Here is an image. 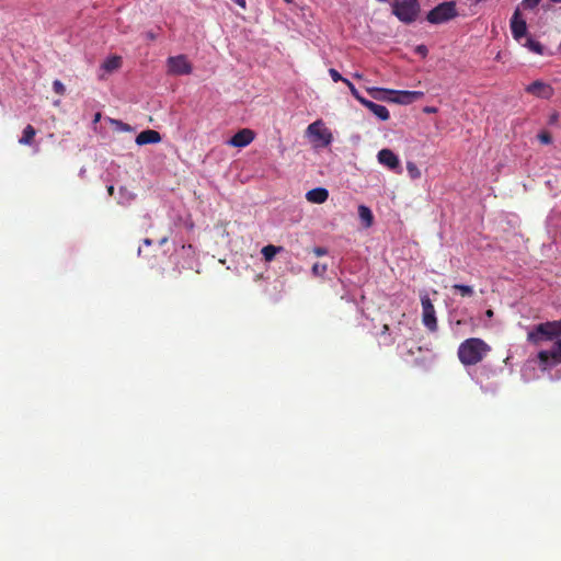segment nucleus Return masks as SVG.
<instances>
[{
	"instance_id": "nucleus-1",
	"label": "nucleus",
	"mask_w": 561,
	"mask_h": 561,
	"mask_svg": "<svg viewBox=\"0 0 561 561\" xmlns=\"http://www.w3.org/2000/svg\"><path fill=\"white\" fill-rule=\"evenodd\" d=\"M491 352V346L479 337H469L460 343L457 355L463 366L481 363Z\"/></svg>"
},
{
	"instance_id": "nucleus-2",
	"label": "nucleus",
	"mask_w": 561,
	"mask_h": 561,
	"mask_svg": "<svg viewBox=\"0 0 561 561\" xmlns=\"http://www.w3.org/2000/svg\"><path fill=\"white\" fill-rule=\"evenodd\" d=\"M392 14L404 24H412L419 18L421 5L419 0H393Z\"/></svg>"
},
{
	"instance_id": "nucleus-3",
	"label": "nucleus",
	"mask_w": 561,
	"mask_h": 561,
	"mask_svg": "<svg viewBox=\"0 0 561 561\" xmlns=\"http://www.w3.org/2000/svg\"><path fill=\"white\" fill-rule=\"evenodd\" d=\"M561 325L558 321H547L537 324L531 331L528 332V342L539 345L543 341H551L560 336Z\"/></svg>"
},
{
	"instance_id": "nucleus-4",
	"label": "nucleus",
	"mask_w": 561,
	"mask_h": 561,
	"mask_svg": "<svg viewBox=\"0 0 561 561\" xmlns=\"http://www.w3.org/2000/svg\"><path fill=\"white\" fill-rule=\"evenodd\" d=\"M458 16L455 1H446L433 8L426 15L431 24H442Z\"/></svg>"
},
{
	"instance_id": "nucleus-5",
	"label": "nucleus",
	"mask_w": 561,
	"mask_h": 561,
	"mask_svg": "<svg viewBox=\"0 0 561 561\" xmlns=\"http://www.w3.org/2000/svg\"><path fill=\"white\" fill-rule=\"evenodd\" d=\"M561 336V328H560ZM539 366L541 369H549L558 364H561V339H559L551 350L540 351L538 353Z\"/></svg>"
},
{
	"instance_id": "nucleus-6",
	"label": "nucleus",
	"mask_w": 561,
	"mask_h": 561,
	"mask_svg": "<svg viewBox=\"0 0 561 561\" xmlns=\"http://www.w3.org/2000/svg\"><path fill=\"white\" fill-rule=\"evenodd\" d=\"M168 73L173 76L190 75L193 66L185 55L172 56L167 59Z\"/></svg>"
},
{
	"instance_id": "nucleus-7",
	"label": "nucleus",
	"mask_w": 561,
	"mask_h": 561,
	"mask_svg": "<svg viewBox=\"0 0 561 561\" xmlns=\"http://www.w3.org/2000/svg\"><path fill=\"white\" fill-rule=\"evenodd\" d=\"M421 304L423 310V324L432 332L437 330V320L435 316V308L430 297L425 294L421 296Z\"/></svg>"
},
{
	"instance_id": "nucleus-8",
	"label": "nucleus",
	"mask_w": 561,
	"mask_h": 561,
	"mask_svg": "<svg viewBox=\"0 0 561 561\" xmlns=\"http://www.w3.org/2000/svg\"><path fill=\"white\" fill-rule=\"evenodd\" d=\"M525 91L536 98L549 100L554 94V89L551 84L541 80H536L525 88Z\"/></svg>"
},
{
	"instance_id": "nucleus-9",
	"label": "nucleus",
	"mask_w": 561,
	"mask_h": 561,
	"mask_svg": "<svg viewBox=\"0 0 561 561\" xmlns=\"http://www.w3.org/2000/svg\"><path fill=\"white\" fill-rule=\"evenodd\" d=\"M307 134L319 140L322 146H328L332 141V134L328 128L323 127L321 121H317L307 127Z\"/></svg>"
},
{
	"instance_id": "nucleus-10",
	"label": "nucleus",
	"mask_w": 561,
	"mask_h": 561,
	"mask_svg": "<svg viewBox=\"0 0 561 561\" xmlns=\"http://www.w3.org/2000/svg\"><path fill=\"white\" fill-rule=\"evenodd\" d=\"M511 31L514 39L520 41L524 36H526L527 33V23L522 18L520 9L519 7L516 8L514 11L512 19H511Z\"/></svg>"
},
{
	"instance_id": "nucleus-11",
	"label": "nucleus",
	"mask_w": 561,
	"mask_h": 561,
	"mask_svg": "<svg viewBox=\"0 0 561 561\" xmlns=\"http://www.w3.org/2000/svg\"><path fill=\"white\" fill-rule=\"evenodd\" d=\"M255 137L253 130L249 128H243L237 131L228 141V145L237 148H243L250 145Z\"/></svg>"
},
{
	"instance_id": "nucleus-12",
	"label": "nucleus",
	"mask_w": 561,
	"mask_h": 561,
	"mask_svg": "<svg viewBox=\"0 0 561 561\" xmlns=\"http://www.w3.org/2000/svg\"><path fill=\"white\" fill-rule=\"evenodd\" d=\"M378 161L390 170L401 172L399 158L394 154V152L390 149H381L378 152Z\"/></svg>"
},
{
	"instance_id": "nucleus-13",
	"label": "nucleus",
	"mask_w": 561,
	"mask_h": 561,
	"mask_svg": "<svg viewBox=\"0 0 561 561\" xmlns=\"http://www.w3.org/2000/svg\"><path fill=\"white\" fill-rule=\"evenodd\" d=\"M424 96L422 91H396L391 96V101L398 104H411Z\"/></svg>"
},
{
	"instance_id": "nucleus-14",
	"label": "nucleus",
	"mask_w": 561,
	"mask_h": 561,
	"mask_svg": "<svg viewBox=\"0 0 561 561\" xmlns=\"http://www.w3.org/2000/svg\"><path fill=\"white\" fill-rule=\"evenodd\" d=\"M161 141V135L153 129H147L139 133L136 137V144L138 146H144L148 144H158Z\"/></svg>"
},
{
	"instance_id": "nucleus-15",
	"label": "nucleus",
	"mask_w": 561,
	"mask_h": 561,
	"mask_svg": "<svg viewBox=\"0 0 561 561\" xmlns=\"http://www.w3.org/2000/svg\"><path fill=\"white\" fill-rule=\"evenodd\" d=\"M362 105L368 108L374 115H376L381 121H388L390 118V113L388 108L383 105L374 103L373 101L366 100Z\"/></svg>"
},
{
	"instance_id": "nucleus-16",
	"label": "nucleus",
	"mask_w": 561,
	"mask_h": 561,
	"mask_svg": "<svg viewBox=\"0 0 561 561\" xmlns=\"http://www.w3.org/2000/svg\"><path fill=\"white\" fill-rule=\"evenodd\" d=\"M329 197V192L324 187H316L307 192L306 198L313 204H322Z\"/></svg>"
},
{
	"instance_id": "nucleus-17",
	"label": "nucleus",
	"mask_w": 561,
	"mask_h": 561,
	"mask_svg": "<svg viewBox=\"0 0 561 561\" xmlns=\"http://www.w3.org/2000/svg\"><path fill=\"white\" fill-rule=\"evenodd\" d=\"M366 91L368 92V94L371 98L379 100V101H387V102L391 101V96L394 93V90L377 88V87L367 88Z\"/></svg>"
},
{
	"instance_id": "nucleus-18",
	"label": "nucleus",
	"mask_w": 561,
	"mask_h": 561,
	"mask_svg": "<svg viewBox=\"0 0 561 561\" xmlns=\"http://www.w3.org/2000/svg\"><path fill=\"white\" fill-rule=\"evenodd\" d=\"M36 136V129L32 125H26L19 139V144L23 146H32Z\"/></svg>"
},
{
	"instance_id": "nucleus-19",
	"label": "nucleus",
	"mask_w": 561,
	"mask_h": 561,
	"mask_svg": "<svg viewBox=\"0 0 561 561\" xmlns=\"http://www.w3.org/2000/svg\"><path fill=\"white\" fill-rule=\"evenodd\" d=\"M358 216L366 227H370L373 225L374 216L371 210L367 206H358Z\"/></svg>"
},
{
	"instance_id": "nucleus-20",
	"label": "nucleus",
	"mask_w": 561,
	"mask_h": 561,
	"mask_svg": "<svg viewBox=\"0 0 561 561\" xmlns=\"http://www.w3.org/2000/svg\"><path fill=\"white\" fill-rule=\"evenodd\" d=\"M283 250L282 247H276L273 244H268L263 247L261 250V253L266 262H271L277 253H279Z\"/></svg>"
},
{
	"instance_id": "nucleus-21",
	"label": "nucleus",
	"mask_w": 561,
	"mask_h": 561,
	"mask_svg": "<svg viewBox=\"0 0 561 561\" xmlns=\"http://www.w3.org/2000/svg\"><path fill=\"white\" fill-rule=\"evenodd\" d=\"M122 65V59L121 57L118 56H112L110 58H107L104 64H103V68L106 70V71H114L116 69H118Z\"/></svg>"
},
{
	"instance_id": "nucleus-22",
	"label": "nucleus",
	"mask_w": 561,
	"mask_h": 561,
	"mask_svg": "<svg viewBox=\"0 0 561 561\" xmlns=\"http://www.w3.org/2000/svg\"><path fill=\"white\" fill-rule=\"evenodd\" d=\"M525 46L533 53L537 55L543 54V46L538 41H535L533 38H527Z\"/></svg>"
},
{
	"instance_id": "nucleus-23",
	"label": "nucleus",
	"mask_w": 561,
	"mask_h": 561,
	"mask_svg": "<svg viewBox=\"0 0 561 561\" xmlns=\"http://www.w3.org/2000/svg\"><path fill=\"white\" fill-rule=\"evenodd\" d=\"M453 289L459 291L462 297H471L474 293L471 286L462 284H455Z\"/></svg>"
},
{
	"instance_id": "nucleus-24",
	"label": "nucleus",
	"mask_w": 561,
	"mask_h": 561,
	"mask_svg": "<svg viewBox=\"0 0 561 561\" xmlns=\"http://www.w3.org/2000/svg\"><path fill=\"white\" fill-rule=\"evenodd\" d=\"M344 83L347 85V88L350 89V92L352 93V95L360 103L363 104L367 99H365L359 92L358 90L355 88V85L348 80H344Z\"/></svg>"
},
{
	"instance_id": "nucleus-25",
	"label": "nucleus",
	"mask_w": 561,
	"mask_h": 561,
	"mask_svg": "<svg viewBox=\"0 0 561 561\" xmlns=\"http://www.w3.org/2000/svg\"><path fill=\"white\" fill-rule=\"evenodd\" d=\"M407 171L411 179L415 180L421 176V171L414 162L409 161L407 163Z\"/></svg>"
},
{
	"instance_id": "nucleus-26",
	"label": "nucleus",
	"mask_w": 561,
	"mask_h": 561,
	"mask_svg": "<svg viewBox=\"0 0 561 561\" xmlns=\"http://www.w3.org/2000/svg\"><path fill=\"white\" fill-rule=\"evenodd\" d=\"M327 272V264L314 263L312 266V273L316 276H323Z\"/></svg>"
},
{
	"instance_id": "nucleus-27",
	"label": "nucleus",
	"mask_w": 561,
	"mask_h": 561,
	"mask_svg": "<svg viewBox=\"0 0 561 561\" xmlns=\"http://www.w3.org/2000/svg\"><path fill=\"white\" fill-rule=\"evenodd\" d=\"M53 90L58 95H64L65 92H66V88H65L64 83L60 80H55L53 82Z\"/></svg>"
},
{
	"instance_id": "nucleus-28",
	"label": "nucleus",
	"mask_w": 561,
	"mask_h": 561,
	"mask_svg": "<svg viewBox=\"0 0 561 561\" xmlns=\"http://www.w3.org/2000/svg\"><path fill=\"white\" fill-rule=\"evenodd\" d=\"M541 0H523L520 7L525 10L535 9Z\"/></svg>"
},
{
	"instance_id": "nucleus-29",
	"label": "nucleus",
	"mask_w": 561,
	"mask_h": 561,
	"mask_svg": "<svg viewBox=\"0 0 561 561\" xmlns=\"http://www.w3.org/2000/svg\"><path fill=\"white\" fill-rule=\"evenodd\" d=\"M538 139L541 144H545V145H549L552 141V137H551L550 133H548V131H541L538 135Z\"/></svg>"
},
{
	"instance_id": "nucleus-30",
	"label": "nucleus",
	"mask_w": 561,
	"mask_h": 561,
	"mask_svg": "<svg viewBox=\"0 0 561 561\" xmlns=\"http://www.w3.org/2000/svg\"><path fill=\"white\" fill-rule=\"evenodd\" d=\"M329 73L334 82L342 81L344 83V80H346V78H343L341 73L334 68L329 69Z\"/></svg>"
},
{
	"instance_id": "nucleus-31",
	"label": "nucleus",
	"mask_w": 561,
	"mask_h": 561,
	"mask_svg": "<svg viewBox=\"0 0 561 561\" xmlns=\"http://www.w3.org/2000/svg\"><path fill=\"white\" fill-rule=\"evenodd\" d=\"M113 124L117 125L122 130H129L130 129V126L121 122V121H116V119H112L111 121Z\"/></svg>"
},
{
	"instance_id": "nucleus-32",
	"label": "nucleus",
	"mask_w": 561,
	"mask_h": 561,
	"mask_svg": "<svg viewBox=\"0 0 561 561\" xmlns=\"http://www.w3.org/2000/svg\"><path fill=\"white\" fill-rule=\"evenodd\" d=\"M313 253L317 255V256H322V255H325L328 253V250L325 248H322V247H316L313 249Z\"/></svg>"
},
{
	"instance_id": "nucleus-33",
	"label": "nucleus",
	"mask_w": 561,
	"mask_h": 561,
	"mask_svg": "<svg viewBox=\"0 0 561 561\" xmlns=\"http://www.w3.org/2000/svg\"><path fill=\"white\" fill-rule=\"evenodd\" d=\"M425 113L427 114H433V113H436L437 112V107H434V106H426L424 107L423 110Z\"/></svg>"
},
{
	"instance_id": "nucleus-34",
	"label": "nucleus",
	"mask_w": 561,
	"mask_h": 561,
	"mask_svg": "<svg viewBox=\"0 0 561 561\" xmlns=\"http://www.w3.org/2000/svg\"><path fill=\"white\" fill-rule=\"evenodd\" d=\"M416 50L423 55H426L427 48L424 45L417 46Z\"/></svg>"
},
{
	"instance_id": "nucleus-35",
	"label": "nucleus",
	"mask_w": 561,
	"mask_h": 561,
	"mask_svg": "<svg viewBox=\"0 0 561 561\" xmlns=\"http://www.w3.org/2000/svg\"><path fill=\"white\" fill-rule=\"evenodd\" d=\"M146 37L150 41H154L156 39V34L152 33V32H147L146 33Z\"/></svg>"
},
{
	"instance_id": "nucleus-36",
	"label": "nucleus",
	"mask_w": 561,
	"mask_h": 561,
	"mask_svg": "<svg viewBox=\"0 0 561 561\" xmlns=\"http://www.w3.org/2000/svg\"><path fill=\"white\" fill-rule=\"evenodd\" d=\"M114 191H115V188H114V186H113V185H108V186H107V193H108V195L113 196V195H114Z\"/></svg>"
},
{
	"instance_id": "nucleus-37",
	"label": "nucleus",
	"mask_w": 561,
	"mask_h": 561,
	"mask_svg": "<svg viewBox=\"0 0 561 561\" xmlns=\"http://www.w3.org/2000/svg\"><path fill=\"white\" fill-rule=\"evenodd\" d=\"M100 119H101V113H99V112H98V113L94 115L93 123H94V124H96V123H99V121H100Z\"/></svg>"
},
{
	"instance_id": "nucleus-38",
	"label": "nucleus",
	"mask_w": 561,
	"mask_h": 561,
	"mask_svg": "<svg viewBox=\"0 0 561 561\" xmlns=\"http://www.w3.org/2000/svg\"><path fill=\"white\" fill-rule=\"evenodd\" d=\"M388 331H389V325H388V324H385V325L382 327L381 334H387V333H388Z\"/></svg>"
},
{
	"instance_id": "nucleus-39",
	"label": "nucleus",
	"mask_w": 561,
	"mask_h": 561,
	"mask_svg": "<svg viewBox=\"0 0 561 561\" xmlns=\"http://www.w3.org/2000/svg\"><path fill=\"white\" fill-rule=\"evenodd\" d=\"M353 77L356 78V79H362L363 78V76L360 73H358V72L354 73Z\"/></svg>"
},
{
	"instance_id": "nucleus-40",
	"label": "nucleus",
	"mask_w": 561,
	"mask_h": 561,
	"mask_svg": "<svg viewBox=\"0 0 561 561\" xmlns=\"http://www.w3.org/2000/svg\"><path fill=\"white\" fill-rule=\"evenodd\" d=\"M486 316L489 318L493 317V311L491 309L486 310Z\"/></svg>"
},
{
	"instance_id": "nucleus-41",
	"label": "nucleus",
	"mask_w": 561,
	"mask_h": 561,
	"mask_svg": "<svg viewBox=\"0 0 561 561\" xmlns=\"http://www.w3.org/2000/svg\"><path fill=\"white\" fill-rule=\"evenodd\" d=\"M144 242H145V244H147V245H150V244H151V240H150V239H145V241H144Z\"/></svg>"
},
{
	"instance_id": "nucleus-42",
	"label": "nucleus",
	"mask_w": 561,
	"mask_h": 561,
	"mask_svg": "<svg viewBox=\"0 0 561 561\" xmlns=\"http://www.w3.org/2000/svg\"><path fill=\"white\" fill-rule=\"evenodd\" d=\"M165 241H167V238H163V239L160 241V243H161V244H163V243H165Z\"/></svg>"
},
{
	"instance_id": "nucleus-43",
	"label": "nucleus",
	"mask_w": 561,
	"mask_h": 561,
	"mask_svg": "<svg viewBox=\"0 0 561 561\" xmlns=\"http://www.w3.org/2000/svg\"><path fill=\"white\" fill-rule=\"evenodd\" d=\"M287 3H291L294 0H284Z\"/></svg>"
},
{
	"instance_id": "nucleus-44",
	"label": "nucleus",
	"mask_w": 561,
	"mask_h": 561,
	"mask_svg": "<svg viewBox=\"0 0 561 561\" xmlns=\"http://www.w3.org/2000/svg\"><path fill=\"white\" fill-rule=\"evenodd\" d=\"M557 321H558V323L561 325V319H560V320H557Z\"/></svg>"
}]
</instances>
